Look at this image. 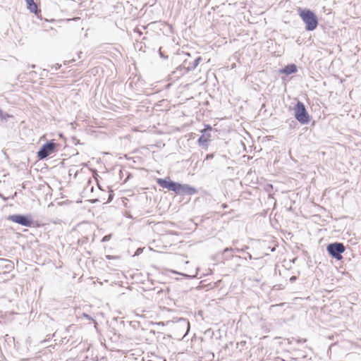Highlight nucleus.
I'll return each instance as SVG.
<instances>
[{
    "label": "nucleus",
    "instance_id": "obj_11",
    "mask_svg": "<svg viewBox=\"0 0 361 361\" xmlns=\"http://www.w3.org/2000/svg\"><path fill=\"white\" fill-rule=\"evenodd\" d=\"M179 325L186 327L187 330H186L185 334H184V336H185L189 331L190 324L186 319L182 318L179 320Z\"/></svg>",
    "mask_w": 361,
    "mask_h": 361
},
{
    "label": "nucleus",
    "instance_id": "obj_20",
    "mask_svg": "<svg viewBox=\"0 0 361 361\" xmlns=\"http://www.w3.org/2000/svg\"><path fill=\"white\" fill-rule=\"evenodd\" d=\"M213 157H214V155L212 154H209L206 156L205 159H212Z\"/></svg>",
    "mask_w": 361,
    "mask_h": 361
},
{
    "label": "nucleus",
    "instance_id": "obj_8",
    "mask_svg": "<svg viewBox=\"0 0 361 361\" xmlns=\"http://www.w3.org/2000/svg\"><path fill=\"white\" fill-rule=\"evenodd\" d=\"M297 71V67L295 64H290L286 66L282 71L281 73L290 75L295 73Z\"/></svg>",
    "mask_w": 361,
    "mask_h": 361
},
{
    "label": "nucleus",
    "instance_id": "obj_19",
    "mask_svg": "<svg viewBox=\"0 0 361 361\" xmlns=\"http://www.w3.org/2000/svg\"><path fill=\"white\" fill-rule=\"evenodd\" d=\"M142 250H143L137 249V251L135 252V254L133 256L139 255L142 252Z\"/></svg>",
    "mask_w": 361,
    "mask_h": 361
},
{
    "label": "nucleus",
    "instance_id": "obj_7",
    "mask_svg": "<svg viewBox=\"0 0 361 361\" xmlns=\"http://www.w3.org/2000/svg\"><path fill=\"white\" fill-rule=\"evenodd\" d=\"M345 250H327V252L330 256L340 260L342 259V253L344 252Z\"/></svg>",
    "mask_w": 361,
    "mask_h": 361
},
{
    "label": "nucleus",
    "instance_id": "obj_18",
    "mask_svg": "<svg viewBox=\"0 0 361 361\" xmlns=\"http://www.w3.org/2000/svg\"><path fill=\"white\" fill-rule=\"evenodd\" d=\"M106 259H118V256H111V255H106Z\"/></svg>",
    "mask_w": 361,
    "mask_h": 361
},
{
    "label": "nucleus",
    "instance_id": "obj_24",
    "mask_svg": "<svg viewBox=\"0 0 361 361\" xmlns=\"http://www.w3.org/2000/svg\"><path fill=\"white\" fill-rule=\"evenodd\" d=\"M109 237H110V235H106V236H105V237L103 238V240H104V241H105V240H109Z\"/></svg>",
    "mask_w": 361,
    "mask_h": 361
},
{
    "label": "nucleus",
    "instance_id": "obj_3",
    "mask_svg": "<svg viewBox=\"0 0 361 361\" xmlns=\"http://www.w3.org/2000/svg\"><path fill=\"white\" fill-rule=\"evenodd\" d=\"M56 145L53 141H50L43 145L37 152V157L39 159H44L50 154L56 152Z\"/></svg>",
    "mask_w": 361,
    "mask_h": 361
},
{
    "label": "nucleus",
    "instance_id": "obj_15",
    "mask_svg": "<svg viewBox=\"0 0 361 361\" xmlns=\"http://www.w3.org/2000/svg\"><path fill=\"white\" fill-rule=\"evenodd\" d=\"M82 317H85V318H86V319H88V320H92V321H93V322H94L95 325H97V322H96L93 319V318H92L91 316H90L89 314H86V313H83V314H82Z\"/></svg>",
    "mask_w": 361,
    "mask_h": 361
},
{
    "label": "nucleus",
    "instance_id": "obj_14",
    "mask_svg": "<svg viewBox=\"0 0 361 361\" xmlns=\"http://www.w3.org/2000/svg\"><path fill=\"white\" fill-rule=\"evenodd\" d=\"M9 117H11L9 114L4 113V111L0 109V118L1 120H6V118Z\"/></svg>",
    "mask_w": 361,
    "mask_h": 361
},
{
    "label": "nucleus",
    "instance_id": "obj_22",
    "mask_svg": "<svg viewBox=\"0 0 361 361\" xmlns=\"http://www.w3.org/2000/svg\"><path fill=\"white\" fill-rule=\"evenodd\" d=\"M61 67V65L56 63V65H54V66H53V68H54L55 71H57L58 69H59Z\"/></svg>",
    "mask_w": 361,
    "mask_h": 361
},
{
    "label": "nucleus",
    "instance_id": "obj_4",
    "mask_svg": "<svg viewBox=\"0 0 361 361\" xmlns=\"http://www.w3.org/2000/svg\"><path fill=\"white\" fill-rule=\"evenodd\" d=\"M8 219L23 226H31L32 220L27 216L13 214L8 216Z\"/></svg>",
    "mask_w": 361,
    "mask_h": 361
},
{
    "label": "nucleus",
    "instance_id": "obj_9",
    "mask_svg": "<svg viewBox=\"0 0 361 361\" xmlns=\"http://www.w3.org/2000/svg\"><path fill=\"white\" fill-rule=\"evenodd\" d=\"M27 8L32 13H36L37 11V6L34 0H25Z\"/></svg>",
    "mask_w": 361,
    "mask_h": 361
},
{
    "label": "nucleus",
    "instance_id": "obj_23",
    "mask_svg": "<svg viewBox=\"0 0 361 361\" xmlns=\"http://www.w3.org/2000/svg\"><path fill=\"white\" fill-rule=\"evenodd\" d=\"M295 280H296V277H295V276H292V277H290V281L291 282H293V281H295Z\"/></svg>",
    "mask_w": 361,
    "mask_h": 361
},
{
    "label": "nucleus",
    "instance_id": "obj_26",
    "mask_svg": "<svg viewBox=\"0 0 361 361\" xmlns=\"http://www.w3.org/2000/svg\"><path fill=\"white\" fill-rule=\"evenodd\" d=\"M238 252H240V251H243L244 250H239V249H237L235 250Z\"/></svg>",
    "mask_w": 361,
    "mask_h": 361
},
{
    "label": "nucleus",
    "instance_id": "obj_1",
    "mask_svg": "<svg viewBox=\"0 0 361 361\" xmlns=\"http://www.w3.org/2000/svg\"><path fill=\"white\" fill-rule=\"evenodd\" d=\"M299 15L305 23V29L309 31L314 30L318 25V20L316 15L308 9H298Z\"/></svg>",
    "mask_w": 361,
    "mask_h": 361
},
{
    "label": "nucleus",
    "instance_id": "obj_13",
    "mask_svg": "<svg viewBox=\"0 0 361 361\" xmlns=\"http://www.w3.org/2000/svg\"><path fill=\"white\" fill-rule=\"evenodd\" d=\"M199 145L200 146H205L207 147V143H208V139L204 137V135H202L197 140Z\"/></svg>",
    "mask_w": 361,
    "mask_h": 361
},
{
    "label": "nucleus",
    "instance_id": "obj_6",
    "mask_svg": "<svg viewBox=\"0 0 361 361\" xmlns=\"http://www.w3.org/2000/svg\"><path fill=\"white\" fill-rule=\"evenodd\" d=\"M157 183L163 188L175 192L176 183L170 180L158 178Z\"/></svg>",
    "mask_w": 361,
    "mask_h": 361
},
{
    "label": "nucleus",
    "instance_id": "obj_5",
    "mask_svg": "<svg viewBox=\"0 0 361 361\" xmlns=\"http://www.w3.org/2000/svg\"><path fill=\"white\" fill-rule=\"evenodd\" d=\"M175 192L178 195H194L197 192L196 188L188 185L176 183Z\"/></svg>",
    "mask_w": 361,
    "mask_h": 361
},
{
    "label": "nucleus",
    "instance_id": "obj_25",
    "mask_svg": "<svg viewBox=\"0 0 361 361\" xmlns=\"http://www.w3.org/2000/svg\"><path fill=\"white\" fill-rule=\"evenodd\" d=\"M61 221L60 220H58V221H54V224H60Z\"/></svg>",
    "mask_w": 361,
    "mask_h": 361
},
{
    "label": "nucleus",
    "instance_id": "obj_16",
    "mask_svg": "<svg viewBox=\"0 0 361 361\" xmlns=\"http://www.w3.org/2000/svg\"><path fill=\"white\" fill-rule=\"evenodd\" d=\"M200 61H201V57H198L197 59H196L194 61V64H193L192 68H193V69L195 68L197 66V65L199 64Z\"/></svg>",
    "mask_w": 361,
    "mask_h": 361
},
{
    "label": "nucleus",
    "instance_id": "obj_12",
    "mask_svg": "<svg viewBox=\"0 0 361 361\" xmlns=\"http://www.w3.org/2000/svg\"><path fill=\"white\" fill-rule=\"evenodd\" d=\"M326 248H345V246L341 243H334L329 244Z\"/></svg>",
    "mask_w": 361,
    "mask_h": 361
},
{
    "label": "nucleus",
    "instance_id": "obj_2",
    "mask_svg": "<svg viewBox=\"0 0 361 361\" xmlns=\"http://www.w3.org/2000/svg\"><path fill=\"white\" fill-rule=\"evenodd\" d=\"M294 110L295 117L300 123L307 124L309 123L310 116L302 102H298Z\"/></svg>",
    "mask_w": 361,
    "mask_h": 361
},
{
    "label": "nucleus",
    "instance_id": "obj_21",
    "mask_svg": "<svg viewBox=\"0 0 361 361\" xmlns=\"http://www.w3.org/2000/svg\"><path fill=\"white\" fill-rule=\"evenodd\" d=\"M287 341L288 344H291L293 341H295V338L292 337L290 338H288Z\"/></svg>",
    "mask_w": 361,
    "mask_h": 361
},
{
    "label": "nucleus",
    "instance_id": "obj_10",
    "mask_svg": "<svg viewBox=\"0 0 361 361\" xmlns=\"http://www.w3.org/2000/svg\"><path fill=\"white\" fill-rule=\"evenodd\" d=\"M173 260L174 262L181 264H188V261L185 260V257L182 255H174Z\"/></svg>",
    "mask_w": 361,
    "mask_h": 361
},
{
    "label": "nucleus",
    "instance_id": "obj_17",
    "mask_svg": "<svg viewBox=\"0 0 361 361\" xmlns=\"http://www.w3.org/2000/svg\"><path fill=\"white\" fill-rule=\"evenodd\" d=\"M295 341L298 343H305L307 340L305 338H295Z\"/></svg>",
    "mask_w": 361,
    "mask_h": 361
}]
</instances>
